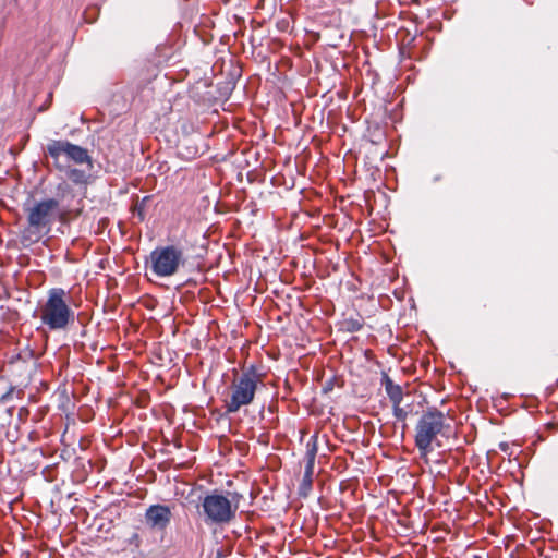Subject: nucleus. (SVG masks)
<instances>
[{"instance_id":"2","label":"nucleus","mask_w":558,"mask_h":558,"mask_svg":"<svg viewBox=\"0 0 558 558\" xmlns=\"http://www.w3.org/2000/svg\"><path fill=\"white\" fill-rule=\"evenodd\" d=\"M70 301L71 295L64 289H50L46 301L38 308L41 325L51 331L65 330L75 318Z\"/></svg>"},{"instance_id":"10","label":"nucleus","mask_w":558,"mask_h":558,"mask_svg":"<svg viewBox=\"0 0 558 558\" xmlns=\"http://www.w3.org/2000/svg\"><path fill=\"white\" fill-rule=\"evenodd\" d=\"M313 471L314 465H312V463H306L303 480L301 482L299 492L302 497H306L312 489Z\"/></svg>"},{"instance_id":"8","label":"nucleus","mask_w":558,"mask_h":558,"mask_svg":"<svg viewBox=\"0 0 558 558\" xmlns=\"http://www.w3.org/2000/svg\"><path fill=\"white\" fill-rule=\"evenodd\" d=\"M171 517L170 508L165 505H151L145 512L146 524L153 530H166L170 524Z\"/></svg>"},{"instance_id":"4","label":"nucleus","mask_w":558,"mask_h":558,"mask_svg":"<svg viewBox=\"0 0 558 558\" xmlns=\"http://www.w3.org/2000/svg\"><path fill=\"white\" fill-rule=\"evenodd\" d=\"M147 263L149 270L157 278H169L185 266L186 256L181 245H160L150 252Z\"/></svg>"},{"instance_id":"5","label":"nucleus","mask_w":558,"mask_h":558,"mask_svg":"<svg viewBox=\"0 0 558 558\" xmlns=\"http://www.w3.org/2000/svg\"><path fill=\"white\" fill-rule=\"evenodd\" d=\"M259 383V375L254 368H250L235 377L231 384V396L226 401V411L235 413L242 407L251 404Z\"/></svg>"},{"instance_id":"12","label":"nucleus","mask_w":558,"mask_h":558,"mask_svg":"<svg viewBox=\"0 0 558 558\" xmlns=\"http://www.w3.org/2000/svg\"><path fill=\"white\" fill-rule=\"evenodd\" d=\"M316 442H317V436L314 435L311 437V439L307 441V445H306V458H307L306 463H312V465H314L315 457H316V452H317Z\"/></svg>"},{"instance_id":"1","label":"nucleus","mask_w":558,"mask_h":558,"mask_svg":"<svg viewBox=\"0 0 558 558\" xmlns=\"http://www.w3.org/2000/svg\"><path fill=\"white\" fill-rule=\"evenodd\" d=\"M450 428L446 415L435 407L428 408L415 425L414 442L422 459H427L435 448L441 447L440 437L448 436Z\"/></svg>"},{"instance_id":"3","label":"nucleus","mask_w":558,"mask_h":558,"mask_svg":"<svg viewBox=\"0 0 558 558\" xmlns=\"http://www.w3.org/2000/svg\"><path fill=\"white\" fill-rule=\"evenodd\" d=\"M228 495L231 498L222 493L214 492L202 499V513L207 525H226L234 520L241 496L236 493Z\"/></svg>"},{"instance_id":"6","label":"nucleus","mask_w":558,"mask_h":558,"mask_svg":"<svg viewBox=\"0 0 558 558\" xmlns=\"http://www.w3.org/2000/svg\"><path fill=\"white\" fill-rule=\"evenodd\" d=\"M58 208L59 202L54 198H48L36 203L28 210V231L36 235V241L49 231L50 226L58 214Z\"/></svg>"},{"instance_id":"14","label":"nucleus","mask_w":558,"mask_h":558,"mask_svg":"<svg viewBox=\"0 0 558 558\" xmlns=\"http://www.w3.org/2000/svg\"><path fill=\"white\" fill-rule=\"evenodd\" d=\"M58 192L63 196L65 193H70L71 189L68 183H61L58 186Z\"/></svg>"},{"instance_id":"13","label":"nucleus","mask_w":558,"mask_h":558,"mask_svg":"<svg viewBox=\"0 0 558 558\" xmlns=\"http://www.w3.org/2000/svg\"><path fill=\"white\" fill-rule=\"evenodd\" d=\"M400 404L401 403L392 404L393 415L398 421H405L408 417V412L403 408H401Z\"/></svg>"},{"instance_id":"11","label":"nucleus","mask_w":558,"mask_h":558,"mask_svg":"<svg viewBox=\"0 0 558 558\" xmlns=\"http://www.w3.org/2000/svg\"><path fill=\"white\" fill-rule=\"evenodd\" d=\"M68 178L74 182L75 184H85L87 182L88 175L85 171L73 168L66 172Z\"/></svg>"},{"instance_id":"15","label":"nucleus","mask_w":558,"mask_h":558,"mask_svg":"<svg viewBox=\"0 0 558 558\" xmlns=\"http://www.w3.org/2000/svg\"><path fill=\"white\" fill-rule=\"evenodd\" d=\"M499 448L502 450V451H507V449L509 448V445L507 442H501L499 445Z\"/></svg>"},{"instance_id":"9","label":"nucleus","mask_w":558,"mask_h":558,"mask_svg":"<svg viewBox=\"0 0 558 558\" xmlns=\"http://www.w3.org/2000/svg\"><path fill=\"white\" fill-rule=\"evenodd\" d=\"M383 385L392 404L402 402L403 390L400 385L395 384L388 375L383 376Z\"/></svg>"},{"instance_id":"7","label":"nucleus","mask_w":558,"mask_h":558,"mask_svg":"<svg viewBox=\"0 0 558 558\" xmlns=\"http://www.w3.org/2000/svg\"><path fill=\"white\" fill-rule=\"evenodd\" d=\"M47 151L56 163H58L60 158L64 156L68 160L77 165L87 163L92 167V158L88 155L87 149L72 144L69 141H51L47 145Z\"/></svg>"}]
</instances>
